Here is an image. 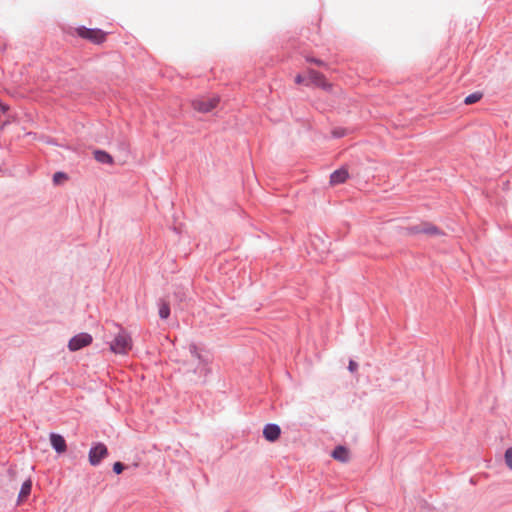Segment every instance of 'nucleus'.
<instances>
[{
	"mask_svg": "<svg viewBox=\"0 0 512 512\" xmlns=\"http://www.w3.org/2000/svg\"><path fill=\"white\" fill-rule=\"evenodd\" d=\"M306 61L309 63L316 64L318 66H323L324 62L321 59L315 58V57H307Z\"/></svg>",
	"mask_w": 512,
	"mask_h": 512,
	"instance_id": "obj_21",
	"label": "nucleus"
},
{
	"mask_svg": "<svg viewBox=\"0 0 512 512\" xmlns=\"http://www.w3.org/2000/svg\"><path fill=\"white\" fill-rule=\"evenodd\" d=\"M332 136L334 138H341V137L345 136V130L342 128H335L332 130Z\"/></svg>",
	"mask_w": 512,
	"mask_h": 512,
	"instance_id": "obj_20",
	"label": "nucleus"
},
{
	"mask_svg": "<svg viewBox=\"0 0 512 512\" xmlns=\"http://www.w3.org/2000/svg\"><path fill=\"white\" fill-rule=\"evenodd\" d=\"M306 81V78L302 74H297L295 76V83L296 84H304Z\"/></svg>",
	"mask_w": 512,
	"mask_h": 512,
	"instance_id": "obj_23",
	"label": "nucleus"
},
{
	"mask_svg": "<svg viewBox=\"0 0 512 512\" xmlns=\"http://www.w3.org/2000/svg\"><path fill=\"white\" fill-rule=\"evenodd\" d=\"M76 34L94 44H102L106 40L107 33L99 28H87L86 26H79L76 28Z\"/></svg>",
	"mask_w": 512,
	"mask_h": 512,
	"instance_id": "obj_2",
	"label": "nucleus"
},
{
	"mask_svg": "<svg viewBox=\"0 0 512 512\" xmlns=\"http://www.w3.org/2000/svg\"><path fill=\"white\" fill-rule=\"evenodd\" d=\"M93 155L94 159L101 164L111 165L114 163L112 155L105 150L96 149L94 150Z\"/></svg>",
	"mask_w": 512,
	"mask_h": 512,
	"instance_id": "obj_11",
	"label": "nucleus"
},
{
	"mask_svg": "<svg viewBox=\"0 0 512 512\" xmlns=\"http://www.w3.org/2000/svg\"><path fill=\"white\" fill-rule=\"evenodd\" d=\"M158 306H159V317L162 319V320H165V319H168L169 316H170V313H171V309H170V305L168 302L160 299L159 302H158Z\"/></svg>",
	"mask_w": 512,
	"mask_h": 512,
	"instance_id": "obj_14",
	"label": "nucleus"
},
{
	"mask_svg": "<svg viewBox=\"0 0 512 512\" xmlns=\"http://www.w3.org/2000/svg\"><path fill=\"white\" fill-rule=\"evenodd\" d=\"M93 341L91 334L86 332H81L74 335L68 342V349L71 352L79 351L84 347L90 345Z\"/></svg>",
	"mask_w": 512,
	"mask_h": 512,
	"instance_id": "obj_6",
	"label": "nucleus"
},
{
	"mask_svg": "<svg viewBox=\"0 0 512 512\" xmlns=\"http://www.w3.org/2000/svg\"><path fill=\"white\" fill-rule=\"evenodd\" d=\"M504 458L506 465L512 470V447L506 449Z\"/></svg>",
	"mask_w": 512,
	"mask_h": 512,
	"instance_id": "obj_19",
	"label": "nucleus"
},
{
	"mask_svg": "<svg viewBox=\"0 0 512 512\" xmlns=\"http://www.w3.org/2000/svg\"><path fill=\"white\" fill-rule=\"evenodd\" d=\"M108 455V448L103 442H93L88 453V461L91 466L96 467L100 465Z\"/></svg>",
	"mask_w": 512,
	"mask_h": 512,
	"instance_id": "obj_3",
	"label": "nucleus"
},
{
	"mask_svg": "<svg viewBox=\"0 0 512 512\" xmlns=\"http://www.w3.org/2000/svg\"><path fill=\"white\" fill-rule=\"evenodd\" d=\"M119 146L122 150L128 149V143L125 140L120 141Z\"/></svg>",
	"mask_w": 512,
	"mask_h": 512,
	"instance_id": "obj_25",
	"label": "nucleus"
},
{
	"mask_svg": "<svg viewBox=\"0 0 512 512\" xmlns=\"http://www.w3.org/2000/svg\"><path fill=\"white\" fill-rule=\"evenodd\" d=\"M348 178L349 172L345 167L342 166L331 173L330 184L333 186L340 185L345 183Z\"/></svg>",
	"mask_w": 512,
	"mask_h": 512,
	"instance_id": "obj_9",
	"label": "nucleus"
},
{
	"mask_svg": "<svg viewBox=\"0 0 512 512\" xmlns=\"http://www.w3.org/2000/svg\"><path fill=\"white\" fill-rule=\"evenodd\" d=\"M281 435V428L278 424L267 423L263 428V437L269 442H275Z\"/></svg>",
	"mask_w": 512,
	"mask_h": 512,
	"instance_id": "obj_8",
	"label": "nucleus"
},
{
	"mask_svg": "<svg viewBox=\"0 0 512 512\" xmlns=\"http://www.w3.org/2000/svg\"><path fill=\"white\" fill-rule=\"evenodd\" d=\"M189 352L191 354L192 357L198 359L201 363H207L208 360L205 359L201 354L200 352L198 351V347L195 343H190L189 344Z\"/></svg>",
	"mask_w": 512,
	"mask_h": 512,
	"instance_id": "obj_16",
	"label": "nucleus"
},
{
	"mask_svg": "<svg viewBox=\"0 0 512 512\" xmlns=\"http://www.w3.org/2000/svg\"><path fill=\"white\" fill-rule=\"evenodd\" d=\"M132 348V338L130 334L123 328L110 341V350L114 354L125 355Z\"/></svg>",
	"mask_w": 512,
	"mask_h": 512,
	"instance_id": "obj_1",
	"label": "nucleus"
},
{
	"mask_svg": "<svg viewBox=\"0 0 512 512\" xmlns=\"http://www.w3.org/2000/svg\"><path fill=\"white\" fill-rule=\"evenodd\" d=\"M10 109L9 105L8 104H5V103H0V110L2 113H6L8 112V110Z\"/></svg>",
	"mask_w": 512,
	"mask_h": 512,
	"instance_id": "obj_24",
	"label": "nucleus"
},
{
	"mask_svg": "<svg viewBox=\"0 0 512 512\" xmlns=\"http://www.w3.org/2000/svg\"><path fill=\"white\" fill-rule=\"evenodd\" d=\"M32 491V480L30 478L26 479L20 488L17 503L20 504L25 501L31 494Z\"/></svg>",
	"mask_w": 512,
	"mask_h": 512,
	"instance_id": "obj_10",
	"label": "nucleus"
},
{
	"mask_svg": "<svg viewBox=\"0 0 512 512\" xmlns=\"http://www.w3.org/2000/svg\"><path fill=\"white\" fill-rule=\"evenodd\" d=\"M358 369V363L354 360H350L349 361V364H348V370L353 373L355 371H357Z\"/></svg>",
	"mask_w": 512,
	"mask_h": 512,
	"instance_id": "obj_22",
	"label": "nucleus"
},
{
	"mask_svg": "<svg viewBox=\"0 0 512 512\" xmlns=\"http://www.w3.org/2000/svg\"><path fill=\"white\" fill-rule=\"evenodd\" d=\"M220 102V97L215 95L212 97H202L192 100V107L200 113H209L217 107Z\"/></svg>",
	"mask_w": 512,
	"mask_h": 512,
	"instance_id": "obj_5",
	"label": "nucleus"
},
{
	"mask_svg": "<svg viewBox=\"0 0 512 512\" xmlns=\"http://www.w3.org/2000/svg\"><path fill=\"white\" fill-rule=\"evenodd\" d=\"M126 469V465L120 461L113 464L112 470L115 474L119 475Z\"/></svg>",
	"mask_w": 512,
	"mask_h": 512,
	"instance_id": "obj_18",
	"label": "nucleus"
},
{
	"mask_svg": "<svg viewBox=\"0 0 512 512\" xmlns=\"http://www.w3.org/2000/svg\"><path fill=\"white\" fill-rule=\"evenodd\" d=\"M49 440L51 447L55 450L57 454H63L67 450V444L65 438L56 432H51L49 434Z\"/></svg>",
	"mask_w": 512,
	"mask_h": 512,
	"instance_id": "obj_7",
	"label": "nucleus"
},
{
	"mask_svg": "<svg viewBox=\"0 0 512 512\" xmlns=\"http://www.w3.org/2000/svg\"><path fill=\"white\" fill-rule=\"evenodd\" d=\"M68 179V175L65 172L58 171L53 175V183L55 185H60L63 181Z\"/></svg>",
	"mask_w": 512,
	"mask_h": 512,
	"instance_id": "obj_17",
	"label": "nucleus"
},
{
	"mask_svg": "<svg viewBox=\"0 0 512 512\" xmlns=\"http://www.w3.org/2000/svg\"><path fill=\"white\" fill-rule=\"evenodd\" d=\"M406 232L409 235L426 234L429 236H442L444 232L436 225L430 222H422L417 225H411L406 228Z\"/></svg>",
	"mask_w": 512,
	"mask_h": 512,
	"instance_id": "obj_4",
	"label": "nucleus"
},
{
	"mask_svg": "<svg viewBox=\"0 0 512 512\" xmlns=\"http://www.w3.org/2000/svg\"><path fill=\"white\" fill-rule=\"evenodd\" d=\"M482 97H483V93L476 91V92H473V93L467 95L464 99V103L466 105H471V104H474V103H477L478 101H480L482 99Z\"/></svg>",
	"mask_w": 512,
	"mask_h": 512,
	"instance_id": "obj_15",
	"label": "nucleus"
},
{
	"mask_svg": "<svg viewBox=\"0 0 512 512\" xmlns=\"http://www.w3.org/2000/svg\"><path fill=\"white\" fill-rule=\"evenodd\" d=\"M308 77H309V80L311 83L315 84L316 86L325 88L326 78L322 73H320L314 69H309Z\"/></svg>",
	"mask_w": 512,
	"mask_h": 512,
	"instance_id": "obj_12",
	"label": "nucleus"
},
{
	"mask_svg": "<svg viewBox=\"0 0 512 512\" xmlns=\"http://www.w3.org/2000/svg\"><path fill=\"white\" fill-rule=\"evenodd\" d=\"M331 456L335 460L347 462L349 459V450L345 446L338 445L333 449Z\"/></svg>",
	"mask_w": 512,
	"mask_h": 512,
	"instance_id": "obj_13",
	"label": "nucleus"
}]
</instances>
